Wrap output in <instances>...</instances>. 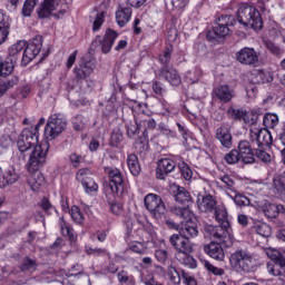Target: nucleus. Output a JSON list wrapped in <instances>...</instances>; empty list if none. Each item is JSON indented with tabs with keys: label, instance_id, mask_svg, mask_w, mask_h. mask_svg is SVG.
Returning a JSON list of instances; mask_svg holds the SVG:
<instances>
[{
	"label": "nucleus",
	"instance_id": "1",
	"mask_svg": "<svg viewBox=\"0 0 285 285\" xmlns=\"http://www.w3.org/2000/svg\"><path fill=\"white\" fill-rule=\"evenodd\" d=\"M180 233L169 237V244L176 250L175 258L187 268H197V261L193 257L195 245L190 239L199 235V229L193 223H187Z\"/></svg>",
	"mask_w": 285,
	"mask_h": 285
},
{
	"label": "nucleus",
	"instance_id": "2",
	"mask_svg": "<svg viewBox=\"0 0 285 285\" xmlns=\"http://www.w3.org/2000/svg\"><path fill=\"white\" fill-rule=\"evenodd\" d=\"M236 21L244 28H250L252 30H262L264 28V21L262 20V13L257 8L243 3L238 7L236 13Z\"/></svg>",
	"mask_w": 285,
	"mask_h": 285
},
{
	"label": "nucleus",
	"instance_id": "3",
	"mask_svg": "<svg viewBox=\"0 0 285 285\" xmlns=\"http://www.w3.org/2000/svg\"><path fill=\"white\" fill-rule=\"evenodd\" d=\"M48 150H50V144L48 141H42L35 146L26 165L28 173H39V169L46 166Z\"/></svg>",
	"mask_w": 285,
	"mask_h": 285
},
{
	"label": "nucleus",
	"instance_id": "4",
	"mask_svg": "<svg viewBox=\"0 0 285 285\" xmlns=\"http://www.w3.org/2000/svg\"><path fill=\"white\" fill-rule=\"evenodd\" d=\"M234 16H220L216 20V26L213 30L207 32V41H217V39H224L230 35V26H235Z\"/></svg>",
	"mask_w": 285,
	"mask_h": 285
},
{
	"label": "nucleus",
	"instance_id": "5",
	"mask_svg": "<svg viewBox=\"0 0 285 285\" xmlns=\"http://www.w3.org/2000/svg\"><path fill=\"white\" fill-rule=\"evenodd\" d=\"M68 127V121L60 114L51 115V117L47 121V126L45 129V137L49 141L52 139H57L66 130Z\"/></svg>",
	"mask_w": 285,
	"mask_h": 285
},
{
	"label": "nucleus",
	"instance_id": "6",
	"mask_svg": "<svg viewBox=\"0 0 285 285\" xmlns=\"http://www.w3.org/2000/svg\"><path fill=\"white\" fill-rule=\"evenodd\" d=\"M144 204L154 219H164L166 217V203H164L161 196L147 194L144 198Z\"/></svg>",
	"mask_w": 285,
	"mask_h": 285
},
{
	"label": "nucleus",
	"instance_id": "7",
	"mask_svg": "<svg viewBox=\"0 0 285 285\" xmlns=\"http://www.w3.org/2000/svg\"><path fill=\"white\" fill-rule=\"evenodd\" d=\"M18 150L23 157L29 150H33L35 146H39V135L37 129L24 128L17 140Z\"/></svg>",
	"mask_w": 285,
	"mask_h": 285
},
{
	"label": "nucleus",
	"instance_id": "8",
	"mask_svg": "<svg viewBox=\"0 0 285 285\" xmlns=\"http://www.w3.org/2000/svg\"><path fill=\"white\" fill-rule=\"evenodd\" d=\"M63 3V0H43L40 8L37 10L39 19H50V17H56V19H63L66 10L59 9V6Z\"/></svg>",
	"mask_w": 285,
	"mask_h": 285
},
{
	"label": "nucleus",
	"instance_id": "9",
	"mask_svg": "<svg viewBox=\"0 0 285 285\" xmlns=\"http://www.w3.org/2000/svg\"><path fill=\"white\" fill-rule=\"evenodd\" d=\"M204 235L208 239H214L216 242H219L220 244H224V246L230 247L233 246V240H230V236L228 235V229L226 227L214 226V225H204Z\"/></svg>",
	"mask_w": 285,
	"mask_h": 285
},
{
	"label": "nucleus",
	"instance_id": "10",
	"mask_svg": "<svg viewBox=\"0 0 285 285\" xmlns=\"http://www.w3.org/2000/svg\"><path fill=\"white\" fill-rule=\"evenodd\" d=\"M119 37V33L112 29H107L105 36H97L95 40L91 42L90 50H97V48L101 49L104 55H108L110 50H112V46H115V41Z\"/></svg>",
	"mask_w": 285,
	"mask_h": 285
},
{
	"label": "nucleus",
	"instance_id": "11",
	"mask_svg": "<svg viewBox=\"0 0 285 285\" xmlns=\"http://www.w3.org/2000/svg\"><path fill=\"white\" fill-rule=\"evenodd\" d=\"M229 264L234 268L244 271V273H250V268H253V254L244 249H238L230 255Z\"/></svg>",
	"mask_w": 285,
	"mask_h": 285
},
{
	"label": "nucleus",
	"instance_id": "12",
	"mask_svg": "<svg viewBox=\"0 0 285 285\" xmlns=\"http://www.w3.org/2000/svg\"><path fill=\"white\" fill-rule=\"evenodd\" d=\"M43 48V38L38 37L31 40L28 45L24 46L22 50L21 66L26 67L30 61L37 58Z\"/></svg>",
	"mask_w": 285,
	"mask_h": 285
},
{
	"label": "nucleus",
	"instance_id": "13",
	"mask_svg": "<svg viewBox=\"0 0 285 285\" xmlns=\"http://www.w3.org/2000/svg\"><path fill=\"white\" fill-rule=\"evenodd\" d=\"M105 173L109 177V188L114 195H124L126 188V183L124 181V176L121 170L112 167L105 168Z\"/></svg>",
	"mask_w": 285,
	"mask_h": 285
},
{
	"label": "nucleus",
	"instance_id": "14",
	"mask_svg": "<svg viewBox=\"0 0 285 285\" xmlns=\"http://www.w3.org/2000/svg\"><path fill=\"white\" fill-rule=\"evenodd\" d=\"M249 137L252 141H256L258 148L273 146V135L267 128H253L249 130Z\"/></svg>",
	"mask_w": 285,
	"mask_h": 285
},
{
	"label": "nucleus",
	"instance_id": "15",
	"mask_svg": "<svg viewBox=\"0 0 285 285\" xmlns=\"http://www.w3.org/2000/svg\"><path fill=\"white\" fill-rule=\"evenodd\" d=\"M236 61L242 66H256L259 63V55L254 48L245 47L236 52Z\"/></svg>",
	"mask_w": 285,
	"mask_h": 285
},
{
	"label": "nucleus",
	"instance_id": "16",
	"mask_svg": "<svg viewBox=\"0 0 285 285\" xmlns=\"http://www.w3.org/2000/svg\"><path fill=\"white\" fill-rule=\"evenodd\" d=\"M237 148L243 164H255V149L250 146V141L240 140Z\"/></svg>",
	"mask_w": 285,
	"mask_h": 285
},
{
	"label": "nucleus",
	"instance_id": "17",
	"mask_svg": "<svg viewBox=\"0 0 285 285\" xmlns=\"http://www.w3.org/2000/svg\"><path fill=\"white\" fill-rule=\"evenodd\" d=\"M204 253L216 262H224L226 259V253L224 252V247H222V243L210 242L204 245Z\"/></svg>",
	"mask_w": 285,
	"mask_h": 285
},
{
	"label": "nucleus",
	"instance_id": "18",
	"mask_svg": "<svg viewBox=\"0 0 285 285\" xmlns=\"http://www.w3.org/2000/svg\"><path fill=\"white\" fill-rule=\"evenodd\" d=\"M213 96L218 99L220 104H230L235 97V89L228 85H220L213 90Z\"/></svg>",
	"mask_w": 285,
	"mask_h": 285
},
{
	"label": "nucleus",
	"instance_id": "19",
	"mask_svg": "<svg viewBox=\"0 0 285 285\" xmlns=\"http://www.w3.org/2000/svg\"><path fill=\"white\" fill-rule=\"evenodd\" d=\"M175 168H177V164L170 158H163L158 160V166L156 168L157 179H166V176L170 175Z\"/></svg>",
	"mask_w": 285,
	"mask_h": 285
},
{
	"label": "nucleus",
	"instance_id": "20",
	"mask_svg": "<svg viewBox=\"0 0 285 285\" xmlns=\"http://www.w3.org/2000/svg\"><path fill=\"white\" fill-rule=\"evenodd\" d=\"M159 77H163L165 81H168L170 86H180L181 76L177 72V69L170 66H163L159 70Z\"/></svg>",
	"mask_w": 285,
	"mask_h": 285
},
{
	"label": "nucleus",
	"instance_id": "21",
	"mask_svg": "<svg viewBox=\"0 0 285 285\" xmlns=\"http://www.w3.org/2000/svg\"><path fill=\"white\" fill-rule=\"evenodd\" d=\"M215 138L219 140L223 148H232L233 147V135L230 130L226 126H220L216 129Z\"/></svg>",
	"mask_w": 285,
	"mask_h": 285
},
{
	"label": "nucleus",
	"instance_id": "22",
	"mask_svg": "<svg viewBox=\"0 0 285 285\" xmlns=\"http://www.w3.org/2000/svg\"><path fill=\"white\" fill-rule=\"evenodd\" d=\"M218 206L217 200L210 194L198 198V208L202 213H213Z\"/></svg>",
	"mask_w": 285,
	"mask_h": 285
},
{
	"label": "nucleus",
	"instance_id": "23",
	"mask_svg": "<svg viewBox=\"0 0 285 285\" xmlns=\"http://www.w3.org/2000/svg\"><path fill=\"white\" fill-rule=\"evenodd\" d=\"M132 17V8L119 6L116 11V23L119 28H125Z\"/></svg>",
	"mask_w": 285,
	"mask_h": 285
},
{
	"label": "nucleus",
	"instance_id": "24",
	"mask_svg": "<svg viewBox=\"0 0 285 285\" xmlns=\"http://www.w3.org/2000/svg\"><path fill=\"white\" fill-rule=\"evenodd\" d=\"M227 114L228 117H230V119H235L236 121H245V124H255V119L250 118L253 117V115L248 114V111L246 110L229 107Z\"/></svg>",
	"mask_w": 285,
	"mask_h": 285
},
{
	"label": "nucleus",
	"instance_id": "25",
	"mask_svg": "<svg viewBox=\"0 0 285 285\" xmlns=\"http://www.w3.org/2000/svg\"><path fill=\"white\" fill-rule=\"evenodd\" d=\"M174 197L177 204H181V206H190L193 204V198L190 197V193L186 190V188L180 186H174Z\"/></svg>",
	"mask_w": 285,
	"mask_h": 285
},
{
	"label": "nucleus",
	"instance_id": "26",
	"mask_svg": "<svg viewBox=\"0 0 285 285\" xmlns=\"http://www.w3.org/2000/svg\"><path fill=\"white\" fill-rule=\"evenodd\" d=\"M252 81L257 85L271 83V81H273V75L271 71L264 69H254L252 72Z\"/></svg>",
	"mask_w": 285,
	"mask_h": 285
},
{
	"label": "nucleus",
	"instance_id": "27",
	"mask_svg": "<svg viewBox=\"0 0 285 285\" xmlns=\"http://www.w3.org/2000/svg\"><path fill=\"white\" fill-rule=\"evenodd\" d=\"M262 210L268 219H275L279 213H284L285 208L283 205H277L273 203H265L262 207Z\"/></svg>",
	"mask_w": 285,
	"mask_h": 285
},
{
	"label": "nucleus",
	"instance_id": "28",
	"mask_svg": "<svg viewBox=\"0 0 285 285\" xmlns=\"http://www.w3.org/2000/svg\"><path fill=\"white\" fill-rule=\"evenodd\" d=\"M216 222L220 224L223 228L227 230L230 228V222L228 220V210L224 206H218L213 210Z\"/></svg>",
	"mask_w": 285,
	"mask_h": 285
},
{
	"label": "nucleus",
	"instance_id": "29",
	"mask_svg": "<svg viewBox=\"0 0 285 285\" xmlns=\"http://www.w3.org/2000/svg\"><path fill=\"white\" fill-rule=\"evenodd\" d=\"M8 35H10V18L0 10V46L6 42Z\"/></svg>",
	"mask_w": 285,
	"mask_h": 285
},
{
	"label": "nucleus",
	"instance_id": "30",
	"mask_svg": "<svg viewBox=\"0 0 285 285\" xmlns=\"http://www.w3.org/2000/svg\"><path fill=\"white\" fill-rule=\"evenodd\" d=\"M82 173H88V170H78V173L76 174V178L78 181L81 183L82 187L85 188L86 193H95L98 190L99 186L97 185V183H95V179L91 178H87L83 179L81 178V174Z\"/></svg>",
	"mask_w": 285,
	"mask_h": 285
},
{
	"label": "nucleus",
	"instance_id": "31",
	"mask_svg": "<svg viewBox=\"0 0 285 285\" xmlns=\"http://www.w3.org/2000/svg\"><path fill=\"white\" fill-rule=\"evenodd\" d=\"M26 48V41H18L9 48V55L7 59L19 61V57L23 58V50Z\"/></svg>",
	"mask_w": 285,
	"mask_h": 285
},
{
	"label": "nucleus",
	"instance_id": "32",
	"mask_svg": "<svg viewBox=\"0 0 285 285\" xmlns=\"http://www.w3.org/2000/svg\"><path fill=\"white\" fill-rule=\"evenodd\" d=\"M31 177L28 179V184L33 190V193H37L39 188H41L46 184V178L43 177V174L41 171L30 173Z\"/></svg>",
	"mask_w": 285,
	"mask_h": 285
},
{
	"label": "nucleus",
	"instance_id": "33",
	"mask_svg": "<svg viewBox=\"0 0 285 285\" xmlns=\"http://www.w3.org/2000/svg\"><path fill=\"white\" fill-rule=\"evenodd\" d=\"M2 176L3 181H0V186H12V184H17V181H19V174H17V169H14V167L6 170Z\"/></svg>",
	"mask_w": 285,
	"mask_h": 285
},
{
	"label": "nucleus",
	"instance_id": "34",
	"mask_svg": "<svg viewBox=\"0 0 285 285\" xmlns=\"http://www.w3.org/2000/svg\"><path fill=\"white\" fill-rule=\"evenodd\" d=\"M273 188L277 195L285 197V170L282 174H276L273 177Z\"/></svg>",
	"mask_w": 285,
	"mask_h": 285
},
{
	"label": "nucleus",
	"instance_id": "35",
	"mask_svg": "<svg viewBox=\"0 0 285 285\" xmlns=\"http://www.w3.org/2000/svg\"><path fill=\"white\" fill-rule=\"evenodd\" d=\"M14 66L16 60H12V58H6L4 60L0 58V77H8L9 75H12Z\"/></svg>",
	"mask_w": 285,
	"mask_h": 285
},
{
	"label": "nucleus",
	"instance_id": "36",
	"mask_svg": "<svg viewBox=\"0 0 285 285\" xmlns=\"http://www.w3.org/2000/svg\"><path fill=\"white\" fill-rule=\"evenodd\" d=\"M138 121L140 128L144 130H155L157 128V121L150 116H146V114H138Z\"/></svg>",
	"mask_w": 285,
	"mask_h": 285
},
{
	"label": "nucleus",
	"instance_id": "37",
	"mask_svg": "<svg viewBox=\"0 0 285 285\" xmlns=\"http://www.w3.org/2000/svg\"><path fill=\"white\" fill-rule=\"evenodd\" d=\"M127 166H128L131 175H134V177L139 176V174L141 173V166L139 165V158L135 154L128 155Z\"/></svg>",
	"mask_w": 285,
	"mask_h": 285
},
{
	"label": "nucleus",
	"instance_id": "38",
	"mask_svg": "<svg viewBox=\"0 0 285 285\" xmlns=\"http://www.w3.org/2000/svg\"><path fill=\"white\" fill-rule=\"evenodd\" d=\"M59 224H60L62 236L68 237L70 242H75V239H77V234L75 233V229L72 228V226H70V224H68L63 217L60 218Z\"/></svg>",
	"mask_w": 285,
	"mask_h": 285
},
{
	"label": "nucleus",
	"instance_id": "39",
	"mask_svg": "<svg viewBox=\"0 0 285 285\" xmlns=\"http://www.w3.org/2000/svg\"><path fill=\"white\" fill-rule=\"evenodd\" d=\"M73 70L78 79H86L87 77H90V75H92L94 71L90 62L82 63L79 67H76Z\"/></svg>",
	"mask_w": 285,
	"mask_h": 285
},
{
	"label": "nucleus",
	"instance_id": "40",
	"mask_svg": "<svg viewBox=\"0 0 285 285\" xmlns=\"http://www.w3.org/2000/svg\"><path fill=\"white\" fill-rule=\"evenodd\" d=\"M166 275L173 285L181 284V274L177 271V267L169 265L166 269Z\"/></svg>",
	"mask_w": 285,
	"mask_h": 285
},
{
	"label": "nucleus",
	"instance_id": "41",
	"mask_svg": "<svg viewBox=\"0 0 285 285\" xmlns=\"http://www.w3.org/2000/svg\"><path fill=\"white\" fill-rule=\"evenodd\" d=\"M19 83V77L12 76L10 79L0 82V97H3L8 90L14 88Z\"/></svg>",
	"mask_w": 285,
	"mask_h": 285
},
{
	"label": "nucleus",
	"instance_id": "42",
	"mask_svg": "<svg viewBox=\"0 0 285 285\" xmlns=\"http://www.w3.org/2000/svg\"><path fill=\"white\" fill-rule=\"evenodd\" d=\"M126 130H127V137H129L130 139H132V137L137 135L139 130H141V126H139L138 116L135 120H129L126 122Z\"/></svg>",
	"mask_w": 285,
	"mask_h": 285
},
{
	"label": "nucleus",
	"instance_id": "43",
	"mask_svg": "<svg viewBox=\"0 0 285 285\" xmlns=\"http://www.w3.org/2000/svg\"><path fill=\"white\" fill-rule=\"evenodd\" d=\"M173 45H167L163 52L158 56V61L161 66H168L170 59H173Z\"/></svg>",
	"mask_w": 285,
	"mask_h": 285
},
{
	"label": "nucleus",
	"instance_id": "44",
	"mask_svg": "<svg viewBox=\"0 0 285 285\" xmlns=\"http://www.w3.org/2000/svg\"><path fill=\"white\" fill-rule=\"evenodd\" d=\"M37 266L38 265L36 259L26 256L24 258H22V262L20 264V271H22V273H35V271H37Z\"/></svg>",
	"mask_w": 285,
	"mask_h": 285
},
{
	"label": "nucleus",
	"instance_id": "45",
	"mask_svg": "<svg viewBox=\"0 0 285 285\" xmlns=\"http://www.w3.org/2000/svg\"><path fill=\"white\" fill-rule=\"evenodd\" d=\"M279 124V116L277 114H266L263 118V126L268 130V128H275Z\"/></svg>",
	"mask_w": 285,
	"mask_h": 285
},
{
	"label": "nucleus",
	"instance_id": "46",
	"mask_svg": "<svg viewBox=\"0 0 285 285\" xmlns=\"http://www.w3.org/2000/svg\"><path fill=\"white\" fill-rule=\"evenodd\" d=\"M255 157L259 161H263V164H271V161L273 160L271 154L264 150V147H258L257 149H254V159Z\"/></svg>",
	"mask_w": 285,
	"mask_h": 285
},
{
	"label": "nucleus",
	"instance_id": "47",
	"mask_svg": "<svg viewBox=\"0 0 285 285\" xmlns=\"http://www.w3.org/2000/svg\"><path fill=\"white\" fill-rule=\"evenodd\" d=\"M170 213H173V215H176V217H179L180 219H188V217L190 216V209H188V207L185 205L183 207H170Z\"/></svg>",
	"mask_w": 285,
	"mask_h": 285
},
{
	"label": "nucleus",
	"instance_id": "48",
	"mask_svg": "<svg viewBox=\"0 0 285 285\" xmlns=\"http://www.w3.org/2000/svg\"><path fill=\"white\" fill-rule=\"evenodd\" d=\"M39 0H26L22 7V17H31Z\"/></svg>",
	"mask_w": 285,
	"mask_h": 285
},
{
	"label": "nucleus",
	"instance_id": "49",
	"mask_svg": "<svg viewBox=\"0 0 285 285\" xmlns=\"http://www.w3.org/2000/svg\"><path fill=\"white\" fill-rule=\"evenodd\" d=\"M254 230L257 235H261V237H271L272 229L266 223H255Z\"/></svg>",
	"mask_w": 285,
	"mask_h": 285
},
{
	"label": "nucleus",
	"instance_id": "50",
	"mask_svg": "<svg viewBox=\"0 0 285 285\" xmlns=\"http://www.w3.org/2000/svg\"><path fill=\"white\" fill-rule=\"evenodd\" d=\"M70 215L75 224L81 225L86 222V216H83V213H81V209L78 206L71 207Z\"/></svg>",
	"mask_w": 285,
	"mask_h": 285
},
{
	"label": "nucleus",
	"instance_id": "51",
	"mask_svg": "<svg viewBox=\"0 0 285 285\" xmlns=\"http://www.w3.org/2000/svg\"><path fill=\"white\" fill-rule=\"evenodd\" d=\"M266 255L269 257V259H272V262H274L276 267L285 264V256L277 250L268 249Z\"/></svg>",
	"mask_w": 285,
	"mask_h": 285
},
{
	"label": "nucleus",
	"instance_id": "52",
	"mask_svg": "<svg viewBox=\"0 0 285 285\" xmlns=\"http://www.w3.org/2000/svg\"><path fill=\"white\" fill-rule=\"evenodd\" d=\"M266 255L269 257V259H272V262H274L276 267L285 264V256L277 250L268 249Z\"/></svg>",
	"mask_w": 285,
	"mask_h": 285
},
{
	"label": "nucleus",
	"instance_id": "53",
	"mask_svg": "<svg viewBox=\"0 0 285 285\" xmlns=\"http://www.w3.org/2000/svg\"><path fill=\"white\" fill-rule=\"evenodd\" d=\"M105 21H106V12L104 11L98 12L92 20V31L99 32Z\"/></svg>",
	"mask_w": 285,
	"mask_h": 285
},
{
	"label": "nucleus",
	"instance_id": "54",
	"mask_svg": "<svg viewBox=\"0 0 285 285\" xmlns=\"http://www.w3.org/2000/svg\"><path fill=\"white\" fill-rule=\"evenodd\" d=\"M224 159L226 164H228L229 166H233L235 164H239L242 156L239 155V151L237 149H233L225 155Z\"/></svg>",
	"mask_w": 285,
	"mask_h": 285
},
{
	"label": "nucleus",
	"instance_id": "55",
	"mask_svg": "<svg viewBox=\"0 0 285 285\" xmlns=\"http://www.w3.org/2000/svg\"><path fill=\"white\" fill-rule=\"evenodd\" d=\"M40 208L46 213V215H52V213H57V208L50 203L48 197H42L39 203Z\"/></svg>",
	"mask_w": 285,
	"mask_h": 285
},
{
	"label": "nucleus",
	"instance_id": "56",
	"mask_svg": "<svg viewBox=\"0 0 285 285\" xmlns=\"http://www.w3.org/2000/svg\"><path fill=\"white\" fill-rule=\"evenodd\" d=\"M128 249L131 250V253H137V255H146V245H144V243L141 242H130L128 244Z\"/></svg>",
	"mask_w": 285,
	"mask_h": 285
},
{
	"label": "nucleus",
	"instance_id": "57",
	"mask_svg": "<svg viewBox=\"0 0 285 285\" xmlns=\"http://www.w3.org/2000/svg\"><path fill=\"white\" fill-rule=\"evenodd\" d=\"M204 268L208 271V273H212V275H216L217 277H222L223 275H226V271L224 268H219L215 265H213L210 262L205 261L203 263Z\"/></svg>",
	"mask_w": 285,
	"mask_h": 285
},
{
	"label": "nucleus",
	"instance_id": "58",
	"mask_svg": "<svg viewBox=\"0 0 285 285\" xmlns=\"http://www.w3.org/2000/svg\"><path fill=\"white\" fill-rule=\"evenodd\" d=\"M178 168L180 170L181 177H184L186 181H190V179H193V169H190V166H188L186 161L178 163Z\"/></svg>",
	"mask_w": 285,
	"mask_h": 285
},
{
	"label": "nucleus",
	"instance_id": "59",
	"mask_svg": "<svg viewBox=\"0 0 285 285\" xmlns=\"http://www.w3.org/2000/svg\"><path fill=\"white\" fill-rule=\"evenodd\" d=\"M121 141H124V134L121 132V129L119 128L114 129L110 138V145L114 148H117V146H119Z\"/></svg>",
	"mask_w": 285,
	"mask_h": 285
},
{
	"label": "nucleus",
	"instance_id": "60",
	"mask_svg": "<svg viewBox=\"0 0 285 285\" xmlns=\"http://www.w3.org/2000/svg\"><path fill=\"white\" fill-rule=\"evenodd\" d=\"M87 255H92L94 257H109L110 258V252L106 248H92L88 247L87 248Z\"/></svg>",
	"mask_w": 285,
	"mask_h": 285
},
{
	"label": "nucleus",
	"instance_id": "61",
	"mask_svg": "<svg viewBox=\"0 0 285 285\" xmlns=\"http://www.w3.org/2000/svg\"><path fill=\"white\" fill-rule=\"evenodd\" d=\"M180 277L185 285H197V279H195L190 273L186 272V269H181Z\"/></svg>",
	"mask_w": 285,
	"mask_h": 285
},
{
	"label": "nucleus",
	"instance_id": "62",
	"mask_svg": "<svg viewBox=\"0 0 285 285\" xmlns=\"http://www.w3.org/2000/svg\"><path fill=\"white\" fill-rule=\"evenodd\" d=\"M73 128L77 131H81L86 128V118L82 115H78L72 120Z\"/></svg>",
	"mask_w": 285,
	"mask_h": 285
},
{
	"label": "nucleus",
	"instance_id": "63",
	"mask_svg": "<svg viewBox=\"0 0 285 285\" xmlns=\"http://www.w3.org/2000/svg\"><path fill=\"white\" fill-rule=\"evenodd\" d=\"M109 206L112 215H124V204L117 200H112L111 203H109Z\"/></svg>",
	"mask_w": 285,
	"mask_h": 285
},
{
	"label": "nucleus",
	"instance_id": "64",
	"mask_svg": "<svg viewBox=\"0 0 285 285\" xmlns=\"http://www.w3.org/2000/svg\"><path fill=\"white\" fill-rule=\"evenodd\" d=\"M155 258L159 264H166L168 261V250L166 249H156L155 250Z\"/></svg>",
	"mask_w": 285,
	"mask_h": 285
}]
</instances>
